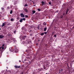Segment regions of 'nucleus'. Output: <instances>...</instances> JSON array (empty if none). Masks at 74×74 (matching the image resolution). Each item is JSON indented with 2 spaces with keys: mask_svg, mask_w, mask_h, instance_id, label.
<instances>
[{
  "mask_svg": "<svg viewBox=\"0 0 74 74\" xmlns=\"http://www.w3.org/2000/svg\"><path fill=\"white\" fill-rule=\"evenodd\" d=\"M0 30H1V28H0Z\"/></svg>",
  "mask_w": 74,
  "mask_h": 74,
  "instance_id": "62",
  "label": "nucleus"
},
{
  "mask_svg": "<svg viewBox=\"0 0 74 74\" xmlns=\"http://www.w3.org/2000/svg\"><path fill=\"white\" fill-rule=\"evenodd\" d=\"M44 5V4H42V5H41L42 6V5Z\"/></svg>",
  "mask_w": 74,
  "mask_h": 74,
  "instance_id": "55",
  "label": "nucleus"
},
{
  "mask_svg": "<svg viewBox=\"0 0 74 74\" xmlns=\"http://www.w3.org/2000/svg\"><path fill=\"white\" fill-rule=\"evenodd\" d=\"M10 14H12V10H11L10 11Z\"/></svg>",
  "mask_w": 74,
  "mask_h": 74,
  "instance_id": "21",
  "label": "nucleus"
},
{
  "mask_svg": "<svg viewBox=\"0 0 74 74\" xmlns=\"http://www.w3.org/2000/svg\"><path fill=\"white\" fill-rule=\"evenodd\" d=\"M58 22V20H57V19L56 20V21H55L56 23H57V22Z\"/></svg>",
  "mask_w": 74,
  "mask_h": 74,
  "instance_id": "28",
  "label": "nucleus"
},
{
  "mask_svg": "<svg viewBox=\"0 0 74 74\" xmlns=\"http://www.w3.org/2000/svg\"><path fill=\"white\" fill-rule=\"evenodd\" d=\"M17 19H19V17H18L17 18Z\"/></svg>",
  "mask_w": 74,
  "mask_h": 74,
  "instance_id": "48",
  "label": "nucleus"
},
{
  "mask_svg": "<svg viewBox=\"0 0 74 74\" xmlns=\"http://www.w3.org/2000/svg\"><path fill=\"white\" fill-rule=\"evenodd\" d=\"M1 49V47H0V49Z\"/></svg>",
  "mask_w": 74,
  "mask_h": 74,
  "instance_id": "54",
  "label": "nucleus"
},
{
  "mask_svg": "<svg viewBox=\"0 0 74 74\" xmlns=\"http://www.w3.org/2000/svg\"><path fill=\"white\" fill-rule=\"evenodd\" d=\"M36 45H37V46H38V43H36Z\"/></svg>",
  "mask_w": 74,
  "mask_h": 74,
  "instance_id": "40",
  "label": "nucleus"
},
{
  "mask_svg": "<svg viewBox=\"0 0 74 74\" xmlns=\"http://www.w3.org/2000/svg\"><path fill=\"white\" fill-rule=\"evenodd\" d=\"M33 6H36V5H33Z\"/></svg>",
  "mask_w": 74,
  "mask_h": 74,
  "instance_id": "56",
  "label": "nucleus"
},
{
  "mask_svg": "<svg viewBox=\"0 0 74 74\" xmlns=\"http://www.w3.org/2000/svg\"><path fill=\"white\" fill-rule=\"evenodd\" d=\"M28 51V50H27L26 51V52L27 53H28V51Z\"/></svg>",
  "mask_w": 74,
  "mask_h": 74,
  "instance_id": "32",
  "label": "nucleus"
},
{
  "mask_svg": "<svg viewBox=\"0 0 74 74\" xmlns=\"http://www.w3.org/2000/svg\"><path fill=\"white\" fill-rule=\"evenodd\" d=\"M55 32V31H54L53 32V34H54V33Z\"/></svg>",
  "mask_w": 74,
  "mask_h": 74,
  "instance_id": "47",
  "label": "nucleus"
},
{
  "mask_svg": "<svg viewBox=\"0 0 74 74\" xmlns=\"http://www.w3.org/2000/svg\"><path fill=\"white\" fill-rule=\"evenodd\" d=\"M6 68H7V69H8V67H7Z\"/></svg>",
  "mask_w": 74,
  "mask_h": 74,
  "instance_id": "51",
  "label": "nucleus"
},
{
  "mask_svg": "<svg viewBox=\"0 0 74 74\" xmlns=\"http://www.w3.org/2000/svg\"><path fill=\"white\" fill-rule=\"evenodd\" d=\"M23 72L22 73H21V74H23Z\"/></svg>",
  "mask_w": 74,
  "mask_h": 74,
  "instance_id": "58",
  "label": "nucleus"
},
{
  "mask_svg": "<svg viewBox=\"0 0 74 74\" xmlns=\"http://www.w3.org/2000/svg\"><path fill=\"white\" fill-rule=\"evenodd\" d=\"M63 15L64 16L63 17L64 18H65V16H66V15H65V13H63Z\"/></svg>",
  "mask_w": 74,
  "mask_h": 74,
  "instance_id": "13",
  "label": "nucleus"
},
{
  "mask_svg": "<svg viewBox=\"0 0 74 74\" xmlns=\"http://www.w3.org/2000/svg\"><path fill=\"white\" fill-rule=\"evenodd\" d=\"M46 5V4L45 3V5Z\"/></svg>",
  "mask_w": 74,
  "mask_h": 74,
  "instance_id": "57",
  "label": "nucleus"
},
{
  "mask_svg": "<svg viewBox=\"0 0 74 74\" xmlns=\"http://www.w3.org/2000/svg\"><path fill=\"white\" fill-rule=\"evenodd\" d=\"M57 12H58V11H57Z\"/></svg>",
  "mask_w": 74,
  "mask_h": 74,
  "instance_id": "64",
  "label": "nucleus"
},
{
  "mask_svg": "<svg viewBox=\"0 0 74 74\" xmlns=\"http://www.w3.org/2000/svg\"><path fill=\"white\" fill-rule=\"evenodd\" d=\"M4 36L2 35H0V38H3Z\"/></svg>",
  "mask_w": 74,
  "mask_h": 74,
  "instance_id": "6",
  "label": "nucleus"
},
{
  "mask_svg": "<svg viewBox=\"0 0 74 74\" xmlns=\"http://www.w3.org/2000/svg\"><path fill=\"white\" fill-rule=\"evenodd\" d=\"M25 17H26V18H28V15H25Z\"/></svg>",
  "mask_w": 74,
  "mask_h": 74,
  "instance_id": "37",
  "label": "nucleus"
},
{
  "mask_svg": "<svg viewBox=\"0 0 74 74\" xmlns=\"http://www.w3.org/2000/svg\"><path fill=\"white\" fill-rule=\"evenodd\" d=\"M32 2L33 3V4H35V2H34L33 1H32Z\"/></svg>",
  "mask_w": 74,
  "mask_h": 74,
  "instance_id": "31",
  "label": "nucleus"
},
{
  "mask_svg": "<svg viewBox=\"0 0 74 74\" xmlns=\"http://www.w3.org/2000/svg\"><path fill=\"white\" fill-rule=\"evenodd\" d=\"M22 20H23V21H25V18H22Z\"/></svg>",
  "mask_w": 74,
  "mask_h": 74,
  "instance_id": "23",
  "label": "nucleus"
},
{
  "mask_svg": "<svg viewBox=\"0 0 74 74\" xmlns=\"http://www.w3.org/2000/svg\"><path fill=\"white\" fill-rule=\"evenodd\" d=\"M61 71H63V69H61Z\"/></svg>",
  "mask_w": 74,
  "mask_h": 74,
  "instance_id": "52",
  "label": "nucleus"
},
{
  "mask_svg": "<svg viewBox=\"0 0 74 74\" xmlns=\"http://www.w3.org/2000/svg\"><path fill=\"white\" fill-rule=\"evenodd\" d=\"M44 4H45V2Z\"/></svg>",
  "mask_w": 74,
  "mask_h": 74,
  "instance_id": "61",
  "label": "nucleus"
},
{
  "mask_svg": "<svg viewBox=\"0 0 74 74\" xmlns=\"http://www.w3.org/2000/svg\"><path fill=\"white\" fill-rule=\"evenodd\" d=\"M54 37H55V38H56V35H54Z\"/></svg>",
  "mask_w": 74,
  "mask_h": 74,
  "instance_id": "39",
  "label": "nucleus"
},
{
  "mask_svg": "<svg viewBox=\"0 0 74 74\" xmlns=\"http://www.w3.org/2000/svg\"><path fill=\"white\" fill-rule=\"evenodd\" d=\"M7 9H8V10H9V9H10V7H9V6L8 7H7Z\"/></svg>",
  "mask_w": 74,
  "mask_h": 74,
  "instance_id": "34",
  "label": "nucleus"
},
{
  "mask_svg": "<svg viewBox=\"0 0 74 74\" xmlns=\"http://www.w3.org/2000/svg\"><path fill=\"white\" fill-rule=\"evenodd\" d=\"M68 13V11H66V14H67Z\"/></svg>",
  "mask_w": 74,
  "mask_h": 74,
  "instance_id": "43",
  "label": "nucleus"
},
{
  "mask_svg": "<svg viewBox=\"0 0 74 74\" xmlns=\"http://www.w3.org/2000/svg\"><path fill=\"white\" fill-rule=\"evenodd\" d=\"M38 11H41V10H40V9L38 8Z\"/></svg>",
  "mask_w": 74,
  "mask_h": 74,
  "instance_id": "29",
  "label": "nucleus"
},
{
  "mask_svg": "<svg viewBox=\"0 0 74 74\" xmlns=\"http://www.w3.org/2000/svg\"><path fill=\"white\" fill-rule=\"evenodd\" d=\"M68 67H69V65H68V64H67Z\"/></svg>",
  "mask_w": 74,
  "mask_h": 74,
  "instance_id": "59",
  "label": "nucleus"
},
{
  "mask_svg": "<svg viewBox=\"0 0 74 74\" xmlns=\"http://www.w3.org/2000/svg\"><path fill=\"white\" fill-rule=\"evenodd\" d=\"M49 4L50 5H51V1L49 2Z\"/></svg>",
  "mask_w": 74,
  "mask_h": 74,
  "instance_id": "24",
  "label": "nucleus"
},
{
  "mask_svg": "<svg viewBox=\"0 0 74 74\" xmlns=\"http://www.w3.org/2000/svg\"><path fill=\"white\" fill-rule=\"evenodd\" d=\"M18 24H19V23H16V25H17H17H18Z\"/></svg>",
  "mask_w": 74,
  "mask_h": 74,
  "instance_id": "42",
  "label": "nucleus"
},
{
  "mask_svg": "<svg viewBox=\"0 0 74 74\" xmlns=\"http://www.w3.org/2000/svg\"><path fill=\"white\" fill-rule=\"evenodd\" d=\"M44 69H45V70H47L48 69V67H47V66H46V67H45V66H43Z\"/></svg>",
  "mask_w": 74,
  "mask_h": 74,
  "instance_id": "4",
  "label": "nucleus"
},
{
  "mask_svg": "<svg viewBox=\"0 0 74 74\" xmlns=\"http://www.w3.org/2000/svg\"><path fill=\"white\" fill-rule=\"evenodd\" d=\"M4 44L2 45V46L1 47V48L2 49H4Z\"/></svg>",
  "mask_w": 74,
  "mask_h": 74,
  "instance_id": "11",
  "label": "nucleus"
},
{
  "mask_svg": "<svg viewBox=\"0 0 74 74\" xmlns=\"http://www.w3.org/2000/svg\"><path fill=\"white\" fill-rule=\"evenodd\" d=\"M36 74V73H35L34 72L33 73V74Z\"/></svg>",
  "mask_w": 74,
  "mask_h": 74,
  "instance_id": "44",
  "label": "nucleus"
},
{
  "mask_svg": "<svg viewBox=\"0 0 74 74\" xmlns=\"http://www.w3.org/2000/svg\"><path fill=\"white\" fill-rule=\"evenodd\" d=\"M41 3H42V4H43V5H45V3H44V2L43 1H42Z\"/></svg>",
  "mask_w": 74,
  "mask_h": 74,
  "instance_id": "16",
  "label": "nucleus"
},
{
  "mask_svg": "<svg viewBox=\"0 0 74 74\" xmlns=\"http://www.w3.org/2000/svg\"><path fill=\"white\" fill-rule=\"evenodd\" d=\"M26 36H23L22 37V39L23 40H25V38H26Z\"/></svg>",
  "mask_w": 74,
  "mask_h": 74,
  "instance_id": "3",
  "label": "nucleus"
},
{
  "mask_svg": "<svg viewBox=\"0 0 74 74\" xmlns=\"http://www.w3.org/2000/svg\"><path fill=\"white\" fill-rule=\"evenodd\" d=\"M19 62H20V63H21V60H19Z\"/></svg>",
  "mask_w": 74,
  "mask_h": 74,
  "instance_id": "45",
  "label": "nucleus"
},
{
  "mask_svg": "<svg viewBox=\"0 0 74 74\" xmlns=\"http://www.w3.org/2000/svg\"><path fill=\"white\" fill-rule=\"evenodd\" d=\"M39 27H40L39 26V25H38L37 28H38V30H40Z\"/></svg>",
  "mask_w": 74,
  "mask_h": 74,
  "instance_id": "25",
  "label": "nucleus"
},
{
  "mask_svg": "<svg viewBox=\"0 0 74 74\" xmlns=\"http://www.w3.org/2000/svg\"><path fill=\"white\" fill-rule=\"evenodd\" d=\"M39 41H40V40H39L38 41V42H39Z\"/></svg>",
  "mask_w": 74,
  "mask_h": 74,
  "instance_id": "49",
  "label": "nucleus"
},
{
  "mask_svg": "<svg viewBox=\"0 0 74 74\" xmlns=\"http://www.w3.org/2000/svg\"><path fill=\"white\" fill-rule=\"evenodd\" d=\"M38 70L39 71H40L43 70V69L42 68H39L38 69Z\"/></svg>",
  "mask_w": 74,
  "mask_h": 74,
  "instance_id": "9",
  "label": "nucleus"
},
{
  "mask_svg": "<svg viewBox=\"0 0 74 74\" xmlns=\"http://www.w3.org/2000/svg\"><path fill=\"white\" fill-rule=\"evenodd\" d=\"M32 34H30V36H32Z\"/></svg>",
  "mask_w": 74,
  "mask_h": 74,
  "instance_id": "50",
  "label": "nucleus"
},
{
  "mask_svg": "<svg viewBox=\"0 0 74 74\" xmlns=\"http://www.w3.org/2000/svg\"><path fill=\"white\" fill-rule=\"evenodd\" d=\"M69 9H67L66 10V11H68H68H69Z\"/></svg>",
  "mask_w": 74,
  "mask_h": 74,
  "instance_id": "46",
  "label": "nucleus"
},
{
  "mask_svg": "<svg viewBox=\"0 0 74 74\" xmlns=\"http://www.w3.org/2000/svg\"><path fill=\"white\" fill-rule=\"evenodd\" d=\"M47 33V32H45L44 33V34H46Z\"/></svg>",
  "mask_w": 74,
  "mask_h": 74,
  "instance_id": "38",
  "label": "nucleus"
},
{
  "mask_svg": "<svg viewBox=\"0 0 74 74\" xmlns=\"http://www.w3.org/2000/svg\"><path fill=\"white\" fill-rule=\"evenodd\" d=\"M11 21H14V19L11 18L10 20Z\"/></svg>",
  "mask_w": 74,
  "mask_h": 74,
  "instance_id": "26",
  "label": "nucleus"
},
{
  "mask_svg": "<svg viewBox=\"0 0 74 74\" xmlns=\"http://www.w3.org/2000/svg\"><path fill=\"white\" fill-rule=\"evenodd\" d=\"M47 27H45L44 29V31H45H45H46V30H47Z\"/></svg>",
  "mask_w": 74,
  "mask_h": 74,
  "instance_id": "19",
  "label": "nucleus"
},
{
  "mask_svg": "<svg viewBox=\"0 0 74 74\" xmlns=\"http://www.w3.org/2000/svg\"><path fill=\"white\" fill-rule=\"evenodd\" d=\"M20 16L22 18H24L25 17V15L23 13H21L20 14Z\"/></svg>",
  "mask_w": 74,
  "mask_h": 74,
  "instance_id": "2",
  "label": "nucleus"
},
{
  "mask_svg": "<svg viewBox=\"0 0 74 74\" xmlns=\"http://www.w3.org/2000/svg\"><path fill=\"white\" fill-rule=\"evenodd\" d=\"M44 33H41L40 34V35L41 36H43V35H44Z\"/></svg>",
  "mask_w": 74,
  "mask_h": 74,
  "instance_id": "20",
  "label": "nucleus"
},
{
  "mask_svg": "<svg viewBox=\"0 0 74 74\" xmlns=\"http://www.w3.org/2000/svg\"><path fill=\"white\" fill-rule=\"evenodd\" d=\"M1 9L2 10H4V9L3 8H1Z\"/></svg>",
  "mask_w": 74,
  "mask_h": 74,
  "instance_id": "35",
  "label": "nucleus"
},
{
  "mask_svg": "<svg viewBox=\"0 0 74 74\" xmlns=\"http://www.w3.org/2000/svg\"><path fill=\"white\" fill-rule=\"evenodd\" d=\"M25 27H23L21 28V30H25Z\"/></svg>",
  "mask_w": 74,
  "mask_h": 74,
  "instance_id": "12",
  "label": "nucleus"
},
{
  "mask_svg": "<svg viewBox=\"0 0 74 74\" xmlns=\"http://www.w3.org/2000/svg\"><path fill=\"white\" fill-rule=\"evenodd\" d=\"M14 33L15 34L16 33V31H14Z\"/></svg>",
  "mask_w": 74,
  "mask_h": 74,
  "instance_id": "36",
  "label": "nucleus"
},
{
  "mask_svg": "<svg viewBox=\"0 0 74 74\" xmlns=\"http://www.w3.org/2000/svg\"><path fill=\"white\" fill-rule=\"evenodd\" d=\"M63 16L62 15H61V16H60V19H63Z\"/></svg>",
  "mask_w": 74,
  "mask_h": 74,
  "instance_id": "10",
  "label": "nucleus"
},
{
  "mask_svg": "<svg viewBox=\"0 0 74 74\" xmlns=\"http://www.w3.org/2000/svg\"><path fill=\"white\" fill-rule=\"evenodd\" d=\"M21 66H18V65H15L14 66V67H15V68H16V69L18 68L19 69V68H21Z\"/></svg>",
  "mask_w": 74,
  "mask_h": 74,
  "instance_id": "1",
  "label": "nucleus"
},
{
  "mask_svg": "<svg viewBox=\"0 0 74 74\" xmlns=\"http://www.w3.org/2000/svg\"><path fill=\"white\" fill-rule=\"evenodd\" d=\"M35 13H36V11L34 10L32 11V13L33 14H34Z\"/></svg>",
  "mask_w": 74,
  "mask_h": 74,
  "instance_id": "18",
  "label": "nucleus"
},
{
  "mask_svg": "<svg viewBox=\"0 0 74 74\" xmlns=\"http://www.w3.org/2000/svg\"><path fill=\"white\" fill-rule=\"evenodd\" d=\"M14 50V51L16 53H17L18 52V49H17Z\"/></svg>",
  "mask_w": 74,
  "mask_h": 74,
  "instance_id": "7",
  "label": "nucleus"
},
{
  "mask_svg": "<svg viewBox=\"0 0 74 74\" xmlns=\"http://www.w3.org/2000/svg\"><path fill=\"white\" fill-rule=\"evenodd\" d=\"M27 6V4H25L24 5V7H26Z\"/></svg>",
  "mask_w": 74,
  "mask_h": 74,
  "instance_id": "30",
  "label": "nucleus"
},
{
  "mask_svg": "<svg viewBox=\"0 0 74 74\" xmlns=\"http://www.w3.org/2000/svg\"><path fill=\"white\" fill-rule=\"evenodd\" d=\"M32 32V30H30V31H29V33H31V32Z\"/></svg>",
  "mask_w": 74,
  "mask_h": 74,
  "instance_id": "33",
  "label": "nucleus"
},
{
  "mask_svg": "<svg viewBox=\"0 0 74 74\" xmlns=\"http://www.w3.org/2000/svg\"><path fill=\"white\" fill-rule=\"evenodd\" d=\"M46 74H48V73H46Z\"/></svg>",
  "mask_w": 74,
  "mask_h": 74,
  "instance_id": "60",
  "label": "nucleus"
},
{
  "mask_svg": "<svg viewBox=\"0 0 74 74\" xmlns=\"http://www.w3.org/2000/svg\"><path fill=\"white\" fill-rule=\"evenodd\" d=\"M23 22V20H22V18L20 20V22L22 23Z\"/></svg>",
  "mask_w": 74,
  "mask_h": 74,
  "instance_id": "15",
  "label": "nucleus"
},
{
  "mask_svg": "<svg viewBox=\"0 0 74 74\" xmlns=\"http://www.w3.org/2000/svg\"><path fill=\"white\" fill-rule=\"evenodd\" d=\"M14 50H15V49H16V47L15 46L14 47Z\"/></svg>",
  "mask_w": 74,
  "mask_h": 74,
  "instance_id": "27",
  "label": "nucleus"
},
{
  "mask_svg": "<svg viewBox=\"0 0 74 74\" xmlns=\"http://www.w3.org/2000/svg\"><path fill=\"white\" fill-rule=\"evenodd\" d=\"M5 23H3L2 25V27H3V26H5Z\"/></svg>",
  "mask_w": 74,
  "mask_h": 74,
  "instance_id": "14",
  "label": "nucleus"
},
{
  "mask_svg": "<svg viewBox=\"0 0 74 74\" xmlns=\"http://www.w3.org/2000/svg\"><path fill=\"white\" fill-rule=\"evenodd\" d=\"M41 30H42V29H42V28H41Z\"/></svg>",
  "mask_w": 74,
  "mask_h": 74,
  "instance_id": "53",
  "label": "nucleus"
},
{
  "mask_svg": "<svg viewBox=\"0 0 74 74\" xmlns=\"http://www.w3.org/2000/svg\"><path fill=\"white\" fill-rule=\"evenodd\" d=\"M66 74H71V73H70V71H67L66 72Z\"/></svg>",
  "mask_w": 74,
  "mask_h": 74,
  "instance_id": "8",
  "label": "nucleus"
},
{
  "mask_svg": "<svg viewBox=\"0 0 74 74\" xmlns=\"http://www.w3.org/2000/svg\"><path fill=\"white\" fill-rule=\"evenodd\" d=\"M24 10H25V12H27L28 11H27V9H24Z\"/></svg>",
  "mask_w": 74,
  "mask_h": 74,
  "instance_id": "17",
  "label": "nucleus"
},
{
  "mask_svg": "<svg viewBox=\"0 0 74 74\" xmlns=\"http://www.w3.org/2000/svg\"><path fill=\"white\" fill-rule=\"evenodd\" d=\"M43 25H46V23L44 22L43 23Z\"/></svg>",
  "mask_w": 74,
  "mask_h": 74,
  "instance_id": "22",
  "label": "nucleus"
},
{
  "mask_svg": "<svg viewBox=\"0 0 74 74\" xmlns=\"http://www.w3.org/2000/svg\"><path fill=\"white\" fill-rule=\"evenodd\" d=\"M11 40L12 41H15V38H10Z\"/></svg>",
  "mask_w": 74,
  "mask_h": 74,
  "instance_id": "5",
  "label": "nucleus"
},
{
  "mask_svg": "<svg viewBox=\"0 0 74 74\" xmlns=\"http://www.w3.org/2000/svg\"><path fill=\"white\" fill-rule=\"evenodd\" d=\"M28 58L29 59V57H28Z\"/></svg>",
  "mask_w": 74,
  "mask_h": 74,
  "instance_id": "63",
  "label": "nucleus"
},
{
  "mask_svg": "<svg viewBox=\"0 0 74 74\" xmlns=\"http://www.w3.org/2000/svg\"><path fill=\"white\" fill-rule=\"evenodd\" d=\"M27 60V59H25V60H24V62H26V61Z\"/></svg>",
  "mask_w": 74,
  "mask_h": 74,
  "instance_id": "41",
  "label": "nucleus"
}]
</instances>
